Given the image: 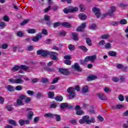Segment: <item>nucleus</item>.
I'll return each instance as SVG.
<instances>
[{
    "label": "nucleus",
    "mask_w": 128,
    "mask_h": 128,
    "mask_svg": "<svg viewBox=\"0 0 128 128\" xmlns=\"http://www.w3.org/2000/svg\"><path fill=\"white\" fill-rule=\"evenodd\" d=\"M26 96L25 95L20 96L16 100V104H14V106L18 108V106H24V103L22 102L23 100L26 98Z\"/></svg>",
    "instance_id": "1"
},
{
    "label": "nucleus",
    "mask_w": 128,
    "mask_h": 128,
    "mask_svg": "<svg viewBox=\"0 0 128 128\" xmlns=\"http://www.w3.org/2000/svg\"><path fill=\"white\" fill-rule=\"evenodd\" d=\"M48 56H50V58L53 60H55V62H58V54L54 52H49L48 53Z\"/></svg>",
    "instance_id": "2"
},
{
    "label": "nucleus",
    "mask_w": 128,
    "mask_h": 128,
    "mask_svg": "<svg viewBox=\"0 0 128 128\" xmlns=\"http://www.w3.org/2000/svg\"><path fill=\"white\" fill-rule=\"evenodd\" d=\"M90 116H84L82 119L79 120V122L81 124H90Z\"/></svg>",
    "instance_id": "3"
},
{
    "label": "nucleus",
    "mask_w": 128,
    "mask_h": 128,
    "mask_svg": "<svg viewBox=\"0 0 128 128\" xmlns=\"http://www.w3.org/2000/svg\"><path fill=\"white\" fill-rule=\"evenodd\" d=\"M92 12H94L96 16V18H100V10L96 7H94L92 9Z\"/></svg>",
    "instance_id": "4"
},
{
    "label": "nucleus",
    "mask_w": 128,
    "mask_h": 128,
    "mask_svg": "<svg viewBox=\"0 0 128 128\" xmlns=\"http://www.w3.org/2000/svg\"><path fill=\"white\" fill-rule=\"evenodd\" d=\"M96 60V55H92V56H87L85 58V62H94V60Z\"/></svg>",
    "instance_id": "5"
},
{
    "label": "nucleus",
    "mask_w": 128,
    "mask_h": 128,
    "mask_svg": "<svg viewBox=\"0 0 128 128\" xmlns=\"http://www.w3.org/2000/svg\"><path fill=\"white\" fill-rule=\"evenodd\" d=\"M48 52H49L48 51H46L44 50H40L37 51V54L46 57L47 56H48Z\"/></svg>",
    "instance_id": "6"
},
{
    "label": "nucleus",
    "mask_w": 128,
    "mask_h": 128,
    "mask_svg": "<svg viewBox=\"0 0 128 128\" xmlns=\"http://www.w3.org/2000/svg\"><path fill=\"white\" fill-rule=\"evenodd\" d=\"M58 72L60 74H64V76H68V74H70V72L68 68H60Z\"/></svg>",
    "instance_id": "7"
},
{
    "label": "nucleus",
    "mask_w": 128,
    "mask_h": 128,
    "mask_svg": "<svg viewBox=\"0 0 128 128\" xmlns=\"http://www.w3.org/2000/svg\"><path fill=\"white\" fill-rule=\"evenodd\" d=\"M42 38V33H38L36 36H34L32 38V42H38V40H40V39Z\"/></svg>",
    "instance_id": "8"
},
{
    "label": "nucleus",
    "mask_w": 128,
    "mask_h": 128,
    "mask_svg": "<svg viewBox=\"0 0 128 128\" xmlns=\"http://www.w3.org/2000/svg\"><path fill=\"white\" fill-rule=\"evenodd\" d=\"M60 106L61 108H62V109L68 108L69 110H72V106L71 105H70L68 103H66V102L61 104Z\"/></svg>",
    "instance_id": "9"
},
{
    "label": "nucleus",
    "mask_w": 128,
    "mask_h": 128,
    "mask_svg": "<svg viewBox=\"0 0 128 128\" xmlns=\"http://www.w3.org/2000/svg\"><path fill=\"white\" fill-rule=\"evenodd\" d=\"M72 68L76 70H77V72H80L82 71V70L78 63H75L74 65L72 66Z\"/></svg>",
    "instance_id": "10"
},
{
    "label": "nucleus",
    "mask_w": 128,
    "mask_h": 128,
    "mask_svg": "<svg viewBox=\"0 0 128 128\" xmlns=\"http://www.w3.org/2000/svg\"><path fill=\"white\" fill-rule=\"evenodd\" d=\"M86 22H84V23H82V25L80 26H78L76 30L77 32H82V30H84V28H86Z\"/></svg>",
    "instance_id": "11"
},
{
    "label": "nucleus",
    "mask_w": 128,
    "mask_h": 128,
    "mask_svg": "<svg viewBox=\"0 0 128 128\" xmlns=\"http://www.w3.org/2000/svg\"><path fill=\"white\" fill-rule=\"evenodd\" d=\"M19 124H20V126H24V124H30V120L20 119L19 120Z\"/></svg>",
    "instance_id": "12"
},
{
    "label": "nucleus",
    "mask_w": 128,
    "mask_h": 128,
    "mask_svg": "<svg viewBox=\"0 0 128 128\" xmlns=\"http://www.w3.org/2000/svg\"><path fill=\"white\" fill-rule=\"evenodd\" d=\"M98 78V77L94 75H90L88 76L87 78V80H96Z\"/></svg>",
    "instance_id": "13"
},
{
    "label": "nucleus",
    "mask_w": 128,
    "mask_h": 128,
    "mask_svg": "<svg viewBox=\"0 0 128 128\" xmlns=\"http://www.w3.org/2000/svg\"><path fill=\"white\" fill-rule=\"evenodd\" d=\"M114 12H116V7L112 6L111 7L110 11L108 12V14H109L110 16H114V14L112 13Z\"/></svg>",
    "instance_id": "14"
},
{
    "label": "nucleus",
    "mask_w": 128,
    "mask_h": 128,
    "mask_svg": "<svg viewBox=\"0 0 128 128\" xmlns=\"http://www.w3.org/2000/svg\"><path fill=\"white\" fill-rule=\"evenodd\" d=\"M62 26H64V28H68L72 26V24L70 22H63L62 23Z\"/></svg>",
    "instance_id": "15"
},
{
    "label": "nucleus",
    "mask_w": 128,
    "mask_h": 128,
    "mask_svg": "<svg viewBox=\"0 0 128 128\" xmlns=\"http://www.w3.org/2000/svg\"><path fill=\"white\" fill-rule=\"evenodd\" d=\"M32 116H34V112H32V111L28 112V120H32Z\"/></svg>",
    "instance_id": "16"
},
{
    "label": "nucleus",
    "mask_w": 128,
    "mask_h": 128,
    "mask_svg": "<svg viewBox=\"0 0 128 128\" xmlns=\"http://www.w3.org/2000/svg\"><path fill=\"white\" fill-rule=\"evenodd\" d=\"M78 17L80 20H86V15L84 14H78Z\"/></svg>",
    "instance_id": "17"
},
{
    "label": "nucleus",
    "mask_w": 128,
    "mask_h": 128,
    "mask_svg": "<svg viewBox=\"0 0 128 128\" xmlns=\"http://www.w3.org/2000/svg\"><path fill=\"white\" fill-rule=\"evenodd\" d=\"M98 96L99 98L102 100H106V96H104V95L102 93H98Z\"/></svg>",
    "instance_id": "18"
},
{
    "label": "nucleus",
    "mask_w": 128,
    "mask_h": 128,
    "mask_svg": "<svg viewBox=\"0 0 128 128\" xmlns=\"http://www.w3.org/2000/svg\"><path fill=\"white\" fill-rule=\"evenodd\" d=\"M72 36L73 40H78V33L72 32Z\"/></svg>",
    "instance_id": "19"
},
{
    "label": "nucleus",
    "mask_w": 128,
    "mask_h": 128,
    "mask_svg": "<svg viewBox=\"0 0 128 128\" xmlns=\"http://www.w3.org/2000/svg\"><path fill=\"white\" fill-rule=\"evenodd\" d=\"M20 70V66L16 65L12 68V72H18V70Z\"/></svg>",
    "instance_id": "20"
},
{
    "label": "nucleus",
    "mask_w": 128,
    "mask_h": 128,
    "mask_svg": "<svg viewBox=\"0 0 128 128\" xmlns=\"http://www.w3.org/2000/svg\"><path fill=\"white\" fill-rule=\"evenodd\" d=\"M76 89L74 88L70 87L67 89V92L68 94H74Z\"/></svg>",
    "instance_id": "21"
},
{
    "label": "nucleus",
    "mask_w": 128,
    "mask_h": 128,
    "mask_svg": "<svg viewBox=\"0 0 128 128\" xmlns=\"http://www.w3.org/2000/svg\"><path fill=\"white\" fill-rule=\"evenodd\" d=\"M108 56H116V55L118 54V53L114 51H110L108 52Z\"/></svg>",
    "instance_id": "22"
},
{
    "label": "nucleus",
    "mask_w": 128,
    "mask_h": 128,
    "mask_svg": "<svg viewBox=\"0 0 128 128\" xmlns=\"http://www.w3.org/2000/svg\"><path fill=\"white\" fill-rule=\"evenodd\" d=\"M54 114L52 113L45 114L44 115V118H54Z\"/></svg>",
    "instance_id": "23"
},
{
    "label": "nucleus",
    "mask_w": 128,
    "mask_h": 128,
    "mask_svg": "<svg viewBox=\"0 0 128 128\" xmlns=\"http://www.w3.org/2000/svg\"><path fill=\"white\" fill-rule=\"evenodd\" d=\"M6 88L8 92H11L14 91V87L12 85H8Z\"/></svg>",
    "instance_id": "24"
},
{
    "label": "nucleus",
    "mask_w": 128,
    "mask_h": 128,
    "mask_svg": "<svg viewBox=\"0 0 128 128\" xmlns=\"http://www.w3.org/2000/svg\"><path fill=\"white\" fill-rule=\"evenodd\" d=\"M26 32L28 34H34L36 32V29L30 28L26 30Z\"/></svg>",
    "instance_id": "25"
},
{
    "label": "nucleus",
    "mask_w": 128,
    "mask_h": 128,
    "mask_svg": "<svg viewBox=\"0 0 128 128\" xmlns=\"http://www.w3.org/2000/svg\"><path fill=\"white\" fill-rule=\"evenodd\" d=\"M8 122L10 124H12V126H18V124H16V120H8Z\"/></svg>",
    "instance_id": "26"
},
{
    "label": "nucleus",
    "mask_w": 128,
    "mask_h": 128,
    "mask_svg": "<svg viewBox=\"0 0 128 128\" xmlns=\"http://www.w3.org/2000/svg\"><path fill=\"white\" fill-rule=\"evenodd\" d=\"M54 118H55V120L56 122H60L61 118L60 116L58 114H54Z\"/></svg>",
    "instance_id": "27"
},
{
    "label": "nucleus",
    "mask_w": 128,
    "mask_h": 128,
    "mask_svg": "<svg viewBox=\"0 0 128 128\" xmlns=\"http://www.w3.org/2000/svg\"><path fill=\"white\" fill-rule=\"evenodd\" d=\"M82 92L84 94H86V92H88V86H86L83 87Z\"/></svg>",
    "instance_id": "28"
},
{
    "label": "nucleus",
    "mask_w": 128,
    "mask_h": 128,
    "mask_svg": "<svg viewBox=\"0 0 128 128\" xmlns=\"http://www.w3.org/2000/svg\"><path fill=\"white\" fill-rule=\"evenodd\" d=\"M6 108L8 112H12V110H14V108H12V105L8 104L6 106Z\"/></svg>",
    "instance_id": "29"
},
{
    "label": "nucleus",
    "mask_w": 128,
    "mask_h": 128,
    "mask_svg": "<svg viewBox=\"0 0 128 128\" xmlns=\"http://www.w3.org/2000/svg\"><path fill=\"white\" fill-rule=\"evenodd\" d=\"M30 68L26 65H21L20 66V70H28Z\"/></svg>",
    "instance_id": "30"
},
{
    "label": "nucleus",
    "mask_w": 128,
    "mask_h": 128,
    "mask_svg": "<svg viewBox=\"0 0 128 128\" xmlns=\"http://www.w3.org/2000/svg\"><path fill=\"white\" fill-rule=\"evenodd\" d=\"M68 48L70 50V52H74V50H76V47L70 44L68 46Z\"/></svg>",
    "instance_id": "31"
},
{
    "label": "nucleus",
    "mask_w": 128,
    "mask_h": 128,
    "mask_svg": "<svg viewBox=\"0 0 128 128\" xmlns=\"http://www.w3.org/2000/svg\"><path fill=\"white\" fill-rule=\"evenodd\" d=\"M36 98H44V94L42 93L41 92H38L36 94Z\"/></svg>",
    "instance_id": "32"
},
{
    "label": "nucleus",
    "mask_w": 128,
    "mask_h": 128,
    "mask_svg": "<svg viewBox=\"0 0 128 128\" xmlns=\"http://www.w3.org/2000/svg\"><path fill=\"white\" fill-rule=\"evenodd\" d=\"M110 36L108 34H104L102 35L101 38L102 40H108V38H110Z\"/></svg>",
    "instance_id": "33"
},
{
    "label": "nucleus",
    "mask_w": 128,
    "mask_h": 128,
    "mask_svg": "<svg viewBox=\"0 0 128 128\" xmlns=\"http://www.w3.org/2000/svg\"><path fill=\"white\" fill-rule=\"evenodd\" d=\"M48 95L49 98H54V93L52 92H49Z\"/></svg>",
    "instance_id": "34"
},
{
    "label": "nucleus",
    "mask_w": 128,
    "mask_h": 128,
    "mask_svg": "<svg viewBox=\"0 0 128 128\" xmlns=\"http://www.w3.org/2000/svg\"><path fill=\"white\" fill-rule=\"evenodd\" d=\"M44 70L46 72H54V69L50 68V67H44Z\"/></svg>",
    "instance_id": "35"
},
{
    "label": "nucleus",
    "mask_w": 128,
    "mask_h": 128,
    "mask_svg": "<svg viewBox=\"0 0 128 128\" xmlns=\"http://www.w3.org/2000/svg\"><path fill=\"white\" fill-rule=\"evenodd\" d=\"M79 48H80L83 52H88V50L86 47L84 46H78Z\"/></svg>",
    "instance_id": "36"
},
{
    "label": "nucleus",
    "mask_w": 128,
    "mask_h": 128,
    "mask_svg": "<svg viewBox=\"0 0 128 128\" xmlns=\"http://www.w3.org/2000/svg\"><path fill=\"white\" fill-rule=\"evenodd\" d=\"M54 100L57 102H62L63 100L62 96H57L55 97Z\"/></svg>",
    "instance_id": "37"
},
{
    "label": "nucleus",
    "mask_w": 128,
    "mask_h": 128,
    "mask_svg": "<svg viewBox=\"0 0 128 128\" xmlns=\"http://www.w3.org/2000/svg\"><path fill=\"white\" fill-rule=\"evenodd\" d=\"M70 12H76L78 10V7L70 8Z\"/></svg>",
    "instance_id": "38"
},
{
    "label": "nucleus",
    "mask_w": 128,
    "mask_h": 128,
    "mask_svg": "<svg viewBox=\"0 0 128 128\" xmlns=\"http://www.w3.org/2000/svg\"><path fill=\"white\" fill-rule=\"evenodd\" d=\"M86 42L88 46H92V40L90 38H86Z\"/></svg>",
    "instance_id": "39"
},
{
    "label": "nucleus",
    "mask_w": 128,
    "mask_h": 128,
    "mask_svg": "<svg viewBox=\"0 0 128 128\" xmlns=\"http://www.w3.org/2000/svg\"><path fill=\"white\" fill-rule=\"evenodd\" d=\"M62 26V22H56L54 24V28H58V26Z\"/></svg>",
    "instance_id": "40"
},
{
    "label": "nucleus",
    "mask_w": 128,
    "mask_h": 128,
    "mask_svg": "<svg viewBox=\"0 0 128 128\" xmlns=\"http://www.w3.org/2000/svg\"><path fill=\"white\" fill-rule=\"evenodd\" d=\"M80 8V12H84V10H86V6H84V5L83 4H80L79 5Z\"/></svg>",
    "instance_id": "41"
},
{
    "label": "nucleus",
    "mask_w": 128,
    "mask_h": 128,
    "mask_svg": "<svg viewBox=\"0 0 128 128\" xmlns=\"http://www.w3.org/2000/svg\"><path fill=\"white\" fill-rule=\"evenodd\" d=\"M60 77L54 78L52 82H51V84H56V82H58V80H60Z\"/></svg>",
    "instance_id": "42"
},
{
    "label": "nucleus",
    "mask_w": 128,
    "mask_h": 128,
    "mask_svg": "<svg viewBox=\"0 0 128 128\" xmlns=\"http://www.w3.org/2000/svg\"><path fill=\"white\" fill-rule=\"evenodd\" d=\"M6 22H2V20H0V28H6Z\"/></svg>",
    "instance_id": "43"
},
{
    "label": "nucleus",
    "mask_w": 128,
    "mask_h": 128,
    "mask_svg": "<svg viewBox=\"0 0 128 128\" xmlns=\"http://www.w3.org/2000/svg\"><path fill=\"white\" fill-rule=\"evenodd\" d=\"M24 82V80L21 78L16 79V84H22Z\"/></svg>",
    "instance_id": "44"
},
{
    "label": "nucleus",
    "mask_w": 128,
    "mask_h": 128,
    "mask_svg": "<svg viewBox=\"0 0 128 128\" xmlns=\"http://www.w3.org/2000/svg\"><path fill=\"white\" fill-rule=\"evenodd\" d=\"M42 34H44V36H48V30L46 29L42 30Z\"/></svg>",
    "instance_id": "45"
},
{
    "label": "nucleus",
    "mask_w": 128,
    "mask_h": 128,
    "mask_svg": "<svg viewBox=\"0 0 128 128\" xmlns=\"http://www.w3.org/2000/svg\"><path fill=\"white\" fill-rule=\"evenodd\" d=\"M127 23V21L126 19H122L120 20L119 22V24H126Z\"/></svg>",
    "instance_id": "46"
},
{
    "label": "nucleus",
    "mask_w": 128,
    "mask_h": 128,
    "mask_svg": "<svg viewBox=\"0 0 128 128\" xmlns=\"http://www.w3.org/2000/svg\"><path fill=\"white\" fill-rule=\"evenodd\" d=\"M64 64H67L68 66H70L72 64V61L70 60H64Z\"/></svg>",
    "instance_id": "47"
},
{
    "label": "nucleus",
    "mask_w": 128,
    "mask_h": 128,
    "mask_svg": "<svg viewBox=\"0 0 128 128\" xmlns=\"http://www.w3.org/2000/svg\"><path fill=\"white\" fill-rule=\"evenodd\" d=\"M64 14H70V8H65L64 10Z\"/></svg>",
    "instance_id": "48"
},
{
    "label": "nucleus",
    "mask_w": 128,
    "mask_h": 128,
    "mask_svg": "<svg viewBox=\"0 0 128 128\" xmlns=\"http://www.w3.org/2000/svg\"><path fill=\"white\" fill-rule=\"evenodd\" d=\"M76 114H77V116H82V114H84V111L80 110H76Z\"/></svg>",
    "instance_id": "49"
},
{
    "label": "nucleus",
    "mask_w": 128,
    "mask_h": 128,
    "mask_svg": "<svg viewBox=\"0 0 128 128\" xmlns=\"http://www.w3.org/2000/svg\"><path fill=\"white\" fill-rule=\"evenodd\" d=\"M44 20H46V22H47L48 20H50V17L48 14H45L44 16Z\"/></svg>",
    "instance_id": "50"
},
{
    "label": "nucleus",
    "mask_w": 128,
    "mask_h": 128,
    "mask_svg": "<svg viewBox=\"0 0 128 128\" xmlns=\"http://www.w3.org/2000/svg\"><path fill=\"white\" fill-rule=\"evenodd\" d=\"M41 82L43 84H46V82H48V79L43 78H42Z\"/></svg>",
    "instance_id": "51"
},
{
    "label": "nucleus",
    "mask_w": 128,
    "mask_h": 128,
    "mask_svg": "<svg viewBox=\"0 0 128 128\" xmlns=\"http://www.w3.org/2000/svg\"><path fill=\"white\" fill-rule=\"evenodd\" d=\"M16 36L20 38H22L24 36V32L22 31H20L16 32Z\"/></svg>",
    "instance_id": "52"
},
{
    "label": "nucleus",
    "mask_w": 128,
    "mask_h": 128,
    "mask_svg": "<svg viewBox=\"0 0 128 128\" xmlns=\"http://www.w3.org/2000/svg\"><path fill=\"white\" fill-rule=\"evenodd\" d=\"M50 108H56V103L52 102V104L50 105Z\"/></svg>",
    "instance_id": "53"
},
{
    "label": "nucleus",
    "mask_w": 128,
    "mask_h": 128,
    "mask_svg": "<svg viewBox=\"0 0 128 128\" xmlns=\"http://www.w3.org/2000/svg\"><path fill=\"white\" fill-rule=\"evenodd\" d=\"M34 48L33 46H29L27 48V50H28V52H32V50H34Z\"/></svg>",
    "instance_id": "54"
},
{
    "label": "nucleus",
    "mask_w": 128,
    "mask_h": 128,
    "mask_svg": "<svg viewBox=\"0 0 128 128\" xmlns=\"http://www.w3.org/2000/svg\"><path fill=\"white\" fill-rule=\"evenodd\" d=\"M118 24H120V22H111V25L114 26H118Z\"/></svg>",
    "instance_id": "55"
},
{
    "label": "nucleus",
    "mask_w": 128,
    "mask_h": 128,
    "mask_svg": "<svg viewBox=\"0 0 128 128\" xmlns=\"http://www.w3.org/2000/svg\"><path fill=\"white\" fill-rule=\"evenodd\" d=\"M120 8H126L128 6V4H119Z\"/></svg>",
    "instance_id": "56"
},
{
    "label": "nucleus",
    "mask_w": 128,
    "mask_h": 128,
    "mask_svg": "<svg viewBox=\"0 0 128 128\" xmlns=\"http://www.w3.org/2000/svg\"><path fill=\"white\" fill-rule=\"evenodd\" d=\"M2 18L4 20V22H10V17H8V16H4L3 18Z\"/></svg>",
    "instance_id": "57"
},
{
    "label": "nucleus",
    "mask_w": 128,
    "mask_h": 128,
    "mask_svg": "<svg viewBox=\"0 0 128 128\" xmlns=\"http://www.w3.org/2000/svg\"><path fill=\"white\" fill-rule=\"evenodd\" d=\"M104 48L107 49L110 48H112V44L110 43H107L105 44Z\"/></svg>",
    "instance_id": "58"
},
{
    "label": "nucleus",
    "mask_w": 128,
    "mask_h": 128,
    "mask_svg": "<svg viewBox=\"0 0 128 128\" xmlns=\"http://www.w3.org/2000/svg\"><path fill=\"white\" fill-rule=\"evenodd\" d=\"M28 22H30V20H24L22 23H21V26H25V24H28Z\"/></svg>",
    "instance_id": "59"
},
{
    "label": "nucleus",
    "mask_w": 128,
    "mask_h": 128,
    "mask_svg": "<svg viewBox=\"0 0 128 128\" xmlns=\"http://www.w3.org/2000/svg\"><path fill=\"white\" fill-rule=\"evenodd\" d=\"M68 98L70 100H72V98H76V94H75V93L70 94L68 96Z\"/></svg>",
    "instance_id": "60"
},
{
    "label": "nucleus",
    "mask_w": 128,
    "mask_h": 128,
    "mask_svg": "<svg viewBox=\"0 0 128 128\" xmlns=\"http://www.w3.org/2000/svg\"><path fill=\"white\" fill-rule=\"evenodd\" d=\"M117 68H119V70H122V68H124V66L122 64H118L116 65Z\"/></svg>",
    "instance_id": "61"
},
{
    "label": "nucleus",
    "mask_w": 128,
    "mask_h": 128,
    "mask_svg": "<svg viewBox=\"0 0 128 128\" xmlns=\"http://www.w3.org/2000/svg\"><path fill=\"white\" fill-rule=\"evenodd\" d=\"M4 98L0 96V104H4Z\"/></svg>",
    "instance_id": "62"
},
{
    "label": "nucleus",
    "mask_w": 128,
    "mask_h": 128,
    "mask_svg": "<svg viewBox=\"0 0 128 128\" xmlns=\"http://www.w3.org/2000/svg\"><path fill=\"white\" fill-rule=\"evenodd\" d=\"M104 91L105 92H112V89H110V88L106 87L104 88Z\"/></svg>",
    "instance_id": "63"
},
{
    "label": "nucleus",
    "mask_w": 128,
    "mask_h": 128,
    "mask_svg": "<svg viewBox=\"0 0 128 128\" xmlns=\"http://www.w3.org/2000/svg\"><path fill=\"white\" fill-rule=\"evenodd\" d=\"M15 90H22V86H16V88H15Z\"/></svg>",
    "instance_id": "64"
}]
</instances>
